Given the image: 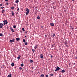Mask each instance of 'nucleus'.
<instances>
[{
  "mask_svg": "<svg viewBox=\"0 0 77 77\" xmlns=\"http://www.w3.org/2000/svg\"><path fill=\"white\" fill-rule=\"evenodd\" d=\"M25 11H27V12H26V15H27L29 14L30 10H29V9H28V8H26Z\"/></svg>",
  "mask_w": 77,
  "mask_h": 77,
  "instance_id": "obj_1",
  "label": "nucleus"
},
{
  "mask_svg": "<svg viewBox=\"0 0 77 77\" xmlns=\"http://www.w3.org/2000/svg\"><path fill=\"white\" fill-rule=\"evenodd\" d=\"M10 29L11 30V32H15V31L14 30V29H13V28H12L11 27H10Z\"/></svg>",
  "mask_w": 77,
  "mask_h": 77,
  "instance_id": "obj_2",
  "label": "nucleus"
},
{
  "mask_svg": "<svg viewBox=\"0 0 77 77\" xmlns=\"http://www.w3.org/2000/svg\"><path fill=\"white\" fill-rule=\"evenodd\" d=\"M3 26V24L2 23H0V28H2Z\"/></svg>",
  "mask_w": 77,
  "mask_h": 77,
  "instance_id": "obj_3",
  "label": "nucleus"
},
{
  "mask_svg": "<svg viewBox=\"0 0 77 77\" xmlns=\"http://www.w3.org/2000/svg\"><path fill=\"white\" fill-rule=\"evenodd\" d=\"M3 24L4 25H5V23H7V20H4V21H3Z\"/></svg>",
  "mask_w": 77,
  "mask_h": 77,
  "instance_id": "obj_4",
  "label": "nucleus"
},
{
  "mask_svg": "<svg viewBox=\"0 0 77 77\" xmlns=\"http://www.w3.org/2000/svg\"><path fill=\"white\" fill-rule=\"evenodd\" d=\"M64 44L65 45H66V46H67V44H68V41H66L64 42Z\"/></svg>",
  "mask_w": 77,
  "mask_h": 77,
  "instance_id": "obj_5",
  "label": "nucleus"
},
{
  "mask_svg": "<svg viewBox=\"0 0 77 77\" xmlns=\"http://www.w3.org/2000/svg\"><path fill=\"white\" fill-rule=\"evenodd\" d=\"M40 58H41V59H43V58H44V56L43 54H41L40 55Z\"/></svg>",
  "mask_w": 77,
  "mask_h": 77,
  "instance_id": "obj_6",
  "label": "nucleus"
},
{
  "mask_svg": "<svg viewBox=\"0 0 77 77\" xmlns=\"http://www.w3.org/2000/svg\"><path fill=\"white\" fill-rule=\"evenodd\" d=\"M56 69L57 71H59L60 70V68L58 67V66H57V67L56 68Z\"/></svg>",
  "mask_w": 77,
  "mask_h": 77,
  "instance_id": "obj_7",
  "label": "nucleus"
},
{
  "mask_svg": "<svg viewBox=\"0 0 77 77\" xmlns=\"http://www.w3.org/2000/svg\"><path fill=\"white\" fill-rule=\"evenodd\" d=\"M38 48V45H36L34 47V48H35V49H36V48Z\"/></svg>",
  "mask_w": 77,
  "mask_h": 77,
  "instance_id": "obj_8",
  "label": "nucleus"
},
{
  "mask_svg": "<svg viewBox=\"0 0 77 77\" xmlns=\"http://www.w3.org/2000/svg\"><path fill=\"white\" fill-rule=\"evenodd\" d=\"M16 40L17 41H20V38H16Z\"/></svg>",
  "mask_w": 77,
  "mask_h": 77,
  "instance_id": "obj_9",
  "label": "nucleus"
},
{
  "mask_svg": "<svg viewBox=\"0 0 77 77\" xmlns=\"http://www.w3.org/2000/svg\"><path fill=\"white\" fill-rule=\"evenodd\" d=\"M7 77H12V74H10L8 75Z\"/></svg>",
  "mask_w": 77,
  "mask_h": 77,
  "instance_id": "obj_10",
  "label": "nucleus"
},
{
  "mask_svg": "<svg viewBox=\"0 0 77 77\" xmlns=\"http://www.w3.org/2000/svg\"><path fill=\"white\" fill-rule=\"evenodd\" d=\"M0 36H4V35L2 33H0Z\"/></svg>",
  "mask_w": 77,
  "mask_h": 77,
  "instance_id": "obj_11",
  "label": "nucleus"
},
{
  "mask_svg": "<svg viewBox=\"0 0 77 77\" xmlns=\"http://www.w3.org/2000/svg\"><path fill=\"white\" fill-rule=\"evenodd\" d=\"M65 72V70H63L61 71V72H62V73H64Z\"/></svg>",
  "mask_w": 77,
  "mask_h": 77,
  "instance_id": "obj_12",
  "label": "nucleus"
},
{
  "mask_svg": "<svg viewBox=\"0 0 77 77\" xmlns=\"http://www.w3.org/2000/svg\"><path fill=\"white\" fill-rule=\"evenodd\" d=\"M22 30L23 32H24V31H25V30H24V28L23 27L22 28Z\"/></svg>",
  "mask_w": 77,
  "mask_h": 77,
  "instance_id": "obj_13",
  "label": "nucleus"
},
{
  "mask_svg": "<svg viewBox=\"0 0 77 77\" xmlns=\"http://www.w3.org/2000/svg\"><path fill=\"white\" fill-rule=\"evenodd\" d=\"M50 25H51V26H54V24L53 23H50Z\"/></svg>",
  "mask_w": 77,
  "mask_h": 77,
  "instance_id": "obj_14",
  "label": "nucleus"
},
{
  "mask_svg": "<svg viewBox=\"0 0 77 77\" xmlns=\"http://www.w3.org/2000/svg\"><path fill=\"white\" fill-rule=\"evenodd\" d=\"M29 61L31 63H32V62H33V61L32 60H30Z\"/></svg>",
  "mask_w": 77,
  "mask_h": 77,
  "instance_id": "obj_15",
  "label": "nucleus"
},
{
  "mask_svg": "<svg viewBox=\"0 0 77 77\" xmlns=\"http://www.w3.org/2000/svg\"><path fill=\"white\" fill-rule=\"evenodd\" d=\"M41 77H44V75L43 74H42L41 75H40Z\"/></svg>",
  "mask_w": 77,
  "mask_h": 77,
  "instance_id": "obj_16",
  "label": "nucleus"
},
{
  "mask_svg": "<svg viewBox=\"0 0 77 77\" xmlns=\"http://www.w3.org/2000/svg\"><path fill=\"white\" fill-rule=\"evenodd\" d=\"M37 19H38V20H40V17L37 16Z\"/></svg>",
  "mask_w": 77,
  "mask_h": 77,
  "instance_id": "obj_17",
  "label": "nucleus"
},
{
  "mask_svg": "<svg viewBox=\"0 0 77 77\" xmlns=\"http://www.w3.org/2000/svg\"><path fill=\"white\" fill-rule=\"evenodd\" d=\"M11 43H12V42H14L12 40H10L9 41Z\"/></svg>",
  "mask_w": 77,
  "mask_h": 77,
  "instance_id": "obj_18",
  "label": "nucleus"
},
{
  "mask_svg": "<svg viewBox=\"0 0 77 77\" xmlns=\"http://www.w3.org/2000/svg\"><path fill=\"white\" fill-rule=\"evenodd\" d=\"M15 2H16V3H18V2H19V0H17L15 1Z\"/></svg>",
  "mask_w": 77,
  "mask_h": 77,
  "instance_id": "obj_19",
  "label": "nucleus"
},
{
  "mask_svg": "<svg viewBox=\"0 0 77 77\" xmlns=\"http://www.w3.org/2000/svg\"><path fill=\"white\" fill-rule=\"evenodd\" d=\"M17 59L18 60H19V59H21V57H20V56H18V57H17Z\"/></svg>",
  "mask_w": 77,
  "mask_h": 77,
  "instance_id": "obj_20",
  "label": "nucleus"
},
{
  "mask_svg": "<svg viewBox=\"0 0 77 77\" xmlns=\"http://www.w3.org/2000/svg\"><path fill=\"white\" fill-rule=\"evenodd\" d=\"M12 16H14V12L13 11H12Z\"/></svg>",
  "mask_w": 77,
  "mask_h": 77,
  "instance_id": "obj_21",
  "label": "nucleus"
},
{
  "mask_svg": "<svg viewBox=\"0 0 77 77\" xmlns=\"http://www.w3.org/2000/svg\"><path fill=\"white\" fill-rule=\"evenodd\" d=\"M2 13H4L5 12V10L4 9L2 10Z\"/></svg>",
  "mask_w": 77,
  "mask_h": 77,
  "instance_id": "obj_22",
  "label": "nucleus"
},
{
  "mask_svg": "<svg viewBox=\"0 0 77 77\" xmlns=\"http://www.w3.org/2000/svg\"><path fill=\"white\" fill-rule=\"evenodd\" d=\"M14 7H11V9L13 10V9H14Z\"/></svg>",
  "mask_w": 77,
  "mask_h": 77,
  "instance_id": "obj_23",
  "label": "nucleus"
},
{
  "mask_svg": "<svg viewBox=\"0 0 77 77\" xmlns=\"http://www.w3.org/2000/svg\"><path fill=\"white\" fill-rule=\"evenodd\" d=\"M13 28H16V25H13Z\"/></svg>",
  "mask_w": 77,
  "mask_h": 77,
  "instance_id": "obj_24",
  "label": "nucleus"
},
{
  "mask_svg": "<svg viewBox=\"0 0 77 77\" xmlns=\"http://www.w3.org/2000/svg\"><path fill=\"white\" fill-rule=\"evenodd\" d=\"M50 76H51L52 77H53V75H54L53 74H50Z\"/></svg>",
  "mask_w": 77,
  "mask_h": 77,
  "instance_id": "obj_25",
  "label": "nucleus"
},
{
  "mask_svg": "<svg viewBox=\"0 0 77 77\" xmlns=\"http://www.w3.org/2000/svg\"><path fill=\"white\" fill-rule=\"evenodd\" d=\"M52 36H53V37H54V36H55V34L53 33Z\"/></svg>",
  "mask_w": 77,
  "mask_h": 77,
  "instance_id": "obj_26",
  "label": "nucleus"
},
{
  "mask_svg": "<svg viewBox=\"0 0 77 77\" xmlns=\"http://www.w3.org/2000/svg\"><path fill=\"white\" fill-rule=\"evenodd\" d=\"M11 66H14V63H12Z\"/></svg>",
  "mask_w": 77,
  "mask_h": 77,
  "instance_id": "obj_27",
  "label": "nucleus"
},
{
  "mask_svg": "<svg viewBox=\"0 0 77 77\" xmlns=\"http://www.w3.org/2000/svg\"><path fill=\"white\" fill-rule=\"evenodd\" d=\"M25 45H27V42H25Z\"/></svg>",
  "mask_w": 77,
  "mask_h": 77,
  "instance_id": "obj_28",
  "label": "nucleus"
},
{
  "mask_svg": "<svg viewBox=\"0 0 77 77\" xmlns=\"http://www.w3.org/2000/svg\"><path fill=\"white\" fill-rule=\"evenodd\" d=\"M56 6H53V8H54V9H55L56 8Z\"/></svg>",
  "mask_w": 77,
  "mask_h": 77,
  "instance_id": "obj_29",
  "label": "nucleus"
},
{
  "mask_svg": "<svg viewBox=\"0 0 77 77\" xmlns=\"http://www.w3.org/2000/svg\"><path fill=\"white\" fill-rule=\"evenodd\" d=\"M23 42H26V40H25V39H23Z\"/></svg>",
  "mask_w": 77,
  "mask_h": 77,
  "instance_id": "obj_30",
  "label": "nucleus"
},
{
  "mask_svg": "<svg viewBox=\"0 0 77 77\" xmlns=\"http://www.w3.org/2000/svg\"><path fill=\"white\" fill-rule=\"evenodd\" d=\"M32 51H33V52H35V49H32Z\"/></svg>",
  "mask_w": 77,
  "mask_h": 77,
  "instance_id": "obj_31",
  "label": "nucleus"
},
{
  "mask_svg": "<svg viewBox=\"0 0 77 77\" xmlns=\"http://www.w3.org/2000/svg\"><path fill=\"white\" fill-rule=\"evenodd\" d=\"M0 6H4V5H3V4H0Z\"/></svg>",
  "mask_w": 77,
  "mask_h": 77,
  "instance_id": "obj_32",
  "label": "nucleus"
},
{
  "mask_svg": "<svg viewBox=\"0 0 77 77\" xmlns=\"http://www.w3.org/2000/svg\"><path fill=\"white\" fill-rule=\"evenodd\" d=\"M21 66L22 67L23 66H24V64H23V63L21 64Z\"/></svg>",
  "mask_w": 77,
  "mask_h": 77,
  "instance_id": "obj_33",
  "label": "nucleus"
},
{
  "mask_svg": "<svg viewBox=\"0 0 77 77\" xmlns=\"http://www.w3.org/2000/svg\"><path fill=\"white\" fill-rule=\"evenodd\" d=\"M12 41L13 42H15V39H13L12 40Z\"/></svg>",
  "mask_w": 77,
  "mask_h": 77,
  "instance_id": "obj_34",
  "label": "nucleus"
},
{
  "mask_svg": "<svg viewBox=\"0 0 77 77\" xmlns=\"http://www.w3.org/2000/svg\"><path fill=\"white\" fill-rule=\"evenodd\" d=\"M46 77H48V75L47 74L45 75Z\"/></svg>",
  "mask_w": 77,
  "mask_h": 77,
  "instance_id": "obj_35",
  "label": "nucleus"
},
{
  "mask_svg": "<svg viewBox=\"0 0 77 77\" xmlns=\"http://www.w3.org/2000/svg\"><path fill=\"white\" fill-rule=\"evenodd\" d=\"M4 8V7H1V9H3Z\"/></svg>",
  "mask_w": 77,
  "mask_h": 77,
  "instance_id": "obj_36",
  "label": "nucleus"
},
{
  "mask_svg": "<svg viewBox=\"0 0 77 77\" xmlns=\"http://www.w3.org/2000/svg\"><path fill=\"white\" fill-rule=\"evenodd\" d=\"M19 69H20V70H21V69H22V68L21 67H20L19 68Z\"/></svg>",
  "mask_w": 77,
  "mask_h": 77,
  "instance_id": "obj_37",
  "label": "nucleus"
},
{
  "mask_svg": "<svg viewBox=\"0 0 77 77\" xmlns=\"http://www.w3.org/2000/svg\"><path fill=\"white\" fill-rule=\"evenodd\" d=\"M75 58L76 59H77V56L75 57Z\"/></svg>",
  "mask_w": 77,
  "mask_h": 77,
  "instance_id": "obj_38",
  "label": "nucleus"
},
{
  "mask_svg": "<svg viewBox=\"0 0 77 77\" xmlns=\"http://www.w3.org/2000/svg\"><path fill=\"white\" fill-rule=\"evenodd\" d=\"M45 38H47V35H45Z\"/></svg>",
  "mask_w": 77,
  "mask_h": 77,
  "instance_id": "obj_39",
  "label": "nucleus"
},
{
  "mask_svg": "<svg viewBox=\"0 0 77 77\" xmlns=\"http://www.w3.org/2000/svg\"><path fill=\"white\" fill-rule=\"evenodd\" d=\"M51 58H52V57H53V56L51 55Z\"/></svg>",
  "mask_w": 77,
  "mask_h": 77,
  "instance_id": "obj_40",
  "label": "nucleus"
},
{
  "mask_svg": "<svg viewBox=\"0 0 77 77\" xmlns=\"http://www.w3.org/2000/svg\"><path fill=\"white\" fill-rule=\"evenodd\" d=\"M59 77H62V75H59Z\"/></svg>",
  "mask_w": 77,
  "mask_h": 77,
  "instance_id": "obj_41",
  "label": "nucleus"
},
{
  "mask_svg": "<svg viewBox=\"0 0 77 77\" xmlns=\"http://www.w3.org/2000/svg\"><path fill=\"white\" fill-rule=\"evenodd\" d=\"M7 29H9V27L8 26L7 27Z\"/></svg>",
  "mask_w": 77,
  "mask_h": 77,
  "instance_id": "obj_42",
  "label": "nucleus"
},
{
  "mask_svg": "<svg viewBox=\"0 0 77 77\" xmlns=\"http://www.w3.org/2000/svg\"><path fill=\"white\" fill-rule=\"evenodd\" d=\"M6 5H8V4H9V3H8H8H6Z\"/></svg>",
  "mask_w": 77,
  "mask_h": 77,
  "instance_id": "obj_43",
  "label": "nucleus"
},
{
  "mask_svg": "<svg viewBox=\"0 0 77 77\" xmlns=\"http://www.w3.org/2000/svg\"><path fill=\"white\" fill-rule=\"evenodd\" d=\"M57 71V69H56L55 70V71Z\"/></svg>",
  "mask_w": 77,
  "mask_h": 77,
  "instance_id": "obj_44",
  "label": "nucleus"
},
{
  "mask_svg": "<svg viewBox=\"0 0 77 77\" xmlns=\"http://www.w3.org/2000/svg\"><path fill=\"white\" fill-rule=\"evenodd\" d=\"M8 0H5V1L6 2H8Z\"/></svg>",
  "mask_w": 77,
  "mask_h": 77,
  "instance_id": "obj_45",
  "label": "nucleus"
},
{
  "mask_svg": "<svg viewBox=\"0 0 77 77\" xmlns=\"http://www.w3.org/2000/svg\"><path fill=\"white\" fill-rule=\"evenodd\" d=\"M18 14V13H16V15H17V14Z\"/></svg>",
  "mask_w": 77,
  "mask_h": 77,
  "instance_id": "obj_46",
  "label": "nucleus"
},
{
  "mask_svg": "<svg viewBox=\"0 0 77 77\" xmlns=\"http://www.w3.org/2000/svg\"><path fill=\"white\" fill-rule=\"evenodd\" d=\"M19 8H18L17 11H19Z\"/></svg>",
  "mask_w": 77,
  "mask_h": 77,
  "instance_id": "obj_47",
  "label": "nucleus"
},
{
  "mask_svg": "<svg viewBox=\"0 0 77 77\" xmlns=\"http://www.w3.org/2000/svg\"><path fill=\"white\" fill-rule=\"evenodd\" d=\"M5 25H6V24H8V23H5Z\"/></svg>",
  "mask_w": 77,
  "mask_h": 77,
  "instance_id": "obj_48",
  "label": "nucleus"
},
{
  "mask_svg": "<svg viewBox=\"0 0 77 77\" xmlns=\"http://www.w3.org/2000/svg\"><path fill=\"white\" fill-rule=\"evenodd\" d=\"M20 32L21 33H22V31H20Z\"/></svg>",
  "mask_w": 77,
  "mask_h": 77,
  "instance_id": "obj_49",
  "label": "nucleus"
},
{
  "mask_svg": "<svg viewBox=\"0 0 77 77\" xmlns=\"http://www.w3.org/2000/svg\"><path fill=\"white\" fill-rule=\"evenodd\" d=\"M52 47H54L53 45H52Z\"/></svg>",
  "mask_w": 77,
  "mask_h": 77,
  "instance_id": "obj_50",
  "label": "nucleus"
},
{
  "mask_svg": "<svg viewBox=\"0 0 77 77\" xmlns=\"http://www.w3.org/2000/svg\"><path fill=\"white\" fill-rule=\"evenodd\" d=\"M6 23H8V21H7V22H6Z\"/></svg>",
  "mask_w": 77,
  "mask_h": 77,
  "instance_id": "obj_51",
  "label": "nucleus"
},
{
  "mask_svg": "<svg viewBox=\"0 0 77 77\" xmlns=\"http://www.w3.org/2000/svg\"><path fill=\"white\" fill-rule=\"evenodd\" d=\"M27 33V32H25V33Z\"/></svg>",
  "mask_w": 77,
  "mask_h": 77,
  "instance_id": "obj_52",
  "label": "nucleus"
},
{
  "mask_svg": "<svg viewBox=\"0 0 77 77\" xmlns=\"http://www.w3.org/2000/svg\"><path fill=\"white\" fill-rule=\"evenodd\" d=\"M55 68H56H56H57V67H56Z\"/></svg>",
  "mask_w": 77,
  "mask_h": 77,
  "instance_id": "obj_53",
  "label": "nucleus"
},
{
  "mask_svg": "<svg viewBox=\"0 0 77 77\" xmlns=\"http://www.w3.org/2000/svg\"><path fill=\"white\" fill-rule=\"evenodd\" d=\"M72 1H74V0H72Z\"/></svg>",
  "mask_w": 77,
  "mask_h": 77,
  "instance_id": "obj_54",
  "label": "nucleus"
},
{
  "mask_svg": "<svg viewBox=\"0 0 77 77\" xmlns=\"http://www.w3.org/2000/svg\"><path fill=\"white\" fill-rule=\"evenodd\" d=\"M76 53H77V51L76 52Z\"/></svg>",
  "mask_w": 77,
  "mask_h": 77,
  "instance_id": "obj_55",
  "label": "nucleus"
},
{
  "mask_svg": "<svg viewBox=\"0 0 77 77\" xmlns=\"http://www.w3.org/2000/svg\"><path fill=\"white\" fill-rule=\"evenodd\" d=\"M25 37H26V36H25Z\"/></svg>",
  "mask_w": 77,
  "mask_h": 77,
  "instance_id": "obj_56",
  "label": "nucleus"
},
{
  "mask_svg": "<svg viewBox=\"0 0 77 77\" xmlns=\"http://www.w3.org/2000/svg\"><path fill=\"white\" fill-rule=\"evenodd\" d=\"M1 68H2V67H1Z\"/></svg>",
  "mask_w": 77,
  "mask_h": 77,
  "instance_id": "obj_57",
  "label": "nucleus"
},
{
  "mask_svg": "<svg viewBox=\"0 0 77 77\" xmlns=\"http://www.w3.org/2000/svg\"><path fill=\"white\" fill-rule=\"evenodd\" d=\"M2 67H3V66H2Z\"/></svg>",
  "mask_w": 77,
  "mask_h": 77,
  "instance_id": "obj_58",
  "label": "nucleus"
}]
</instances>
